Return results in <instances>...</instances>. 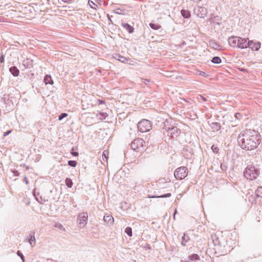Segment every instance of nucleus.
Returning a JSON list of instances; mask_svg holds the SVG:
<instances>
[{"instance_id": "a19ab883", "label": "nucleus", "mask_w": 262, "mask_h": 262, "mask_svg": "<svg viewBox=\"0 0 262 262\" xmlns=\"http://www.w3.org/2000/svg\"><path fill=\"white\" fill-rule=\"evenodd\" d=\"M168 122L167 121V120H166L164 123V126L163 127V129L167 130V128L169 127H167V125L168 124Z\"/></svg>"}, {"instance_id": "49530a36", "label": "nucleus", "mask_w": 262, "mask_h": 262, "mask_svg": "<svg viewBox=\"0 0 262 262\" xmlns=\"http://www.w3.org/2000/svg\"><path fill=\"white\" fill-rule=\"evenodd\" d=\"M11 132V130H8V131H7V132H5V133H4V137H6V136H8V135H9V134H10Z\"/></svg>"}, {"instance_id": "4be33fe9", "label": "nucleus", "mask_w": 262, "mask_h": 262, "mask_svg": "<svg viewBox=\"0 0 262 262\" xmlns=\"http://www.w3.org/2000/svg\"><path fill=\"white\" fill-rule=\"evenodd\" d=\"M211 62L215 64H219L221 63L222 60L220 57L215 56L211 59Z\"/></svg>"}, {"instance_id": "f8f14e48", "label": "nucleus", "mask_w": 262, "mask_h": 262, "mask_svg": "<svg viewBox=\"0 0 262 262\" xmlns=\"http://www.w3.org/2000/svg\"><path fill=\"white\" fill-rule=\"evenodd\" d=\"M23 66L27 69H31L33 67V60L27 58L23 62Z\"/></svg>"}, {"instance_id": "bb28decb", "label": "nucleus", "mask_w": 262, "mask_h": 262, "mask_svg": "<svg viewBox=\"0 0 262 262\" xmlns=\"http://www.w3.org/2000/svg\"><path fill=\"white\" fill-rule=\"evenodd\" d=\"M97 116L99 117L100 119L102 120L105 119V118L107 116V115L106 113H99Z\"/></svg>"}, {"instance_id": "a18cd8bd", "label": "nucleus", "mask_w": 262, "mask_h": 262, "mask_svg": "<svg viewBox=\"0 0 262 262\" xmlns=\"http://www.w3.org/2000/svg\"><path fill=\"white\" fill-rule=\"evenodd\" d=\"M231 122L232 123V126H236L237 125V123L236 121L231 120Z\"/></svg>"}, {"instance_id": "4468645a", "label": "nucleus", "mask_w": 262, "mask_h": 262, "mask_svg": "<svg viewBox=\"0 0 262 262\" xmlns=\"http://www.w3.org/2000/svg\"><path fill=\"white\" fill-rule=\"evenodd\" d=\"M122 26L129 33L134 32V28L133 27L129 25L128 23H122Z\"/></svg>"}, {"instance_id": "b1692460", "label": "nucleus", "mask_w": 262, "mask_h": 262, "mask_svg": "<svg viewBox=\"0 0 262 262\" xmlns=\"http://www.w3.org/2000/svg\"><path fill=\"white\" fill-rule=\"evenodd\" d=\"M189 259L191 260H199L200 256L197 254H192L189 256Z\"/></svg>"}, {"instance_id": "6ab92c4d", "label": "nucleus", "mask_w": 262, "mask_h": 262, "mask_svg": "<svg viewBox=\"0 0 262 262\" xmlns=\"http://www.w3.org/2000/svg\"><path fill=\"white\" fill-rule=\"evenodd\" d=\"M181 14L185 18H188L190 17V12L187 10L182 9L181 10Z\"/></svg>"}, {"instance_id": "f3484780", "label": "nucleus", "mask_w": 262, "mask_h": 262, "mask_svg": "<svg viewBox=\"0 0 262 262\" xmlns=\"http://www.w3.org/2000/svg\"><path fill=\"white\" fill-rule=\"evenodd\" d=\"M43 81L46 84L52 85L54 83L53 80L50 75H46L43 79Z\"/></svg>"}, {"instance_id": "aec40b11", "label": "nucleus", "mask_w": 262, "mask_h": 262, "mask_svg": "<svg viewBox=\"0 0 262 262\" xmlns=\"http://www.w3.org/2000/svg\"><path fill=\"white\" fill-rule=\"evenodd\" d=\"M182 241L181 242V244L184 246L186 245V243L189 242V241L190 240V238L187 234L184 233L182 237Z\"/></svg>"}, {"instance_id": "7ed1b4c3", "label": "nucleus", "mask_w": 262, "mask_h": 262, "mask_svg": "<svg viewBox=\"0 0 262 262\" xmlns=\"http://www.w3.org/2000/svg\"><path fill=\"white\" fill-rule=\"evenodd\" d=\"M229 45L233 48L237 47L243 49L245 38L232 36L228 38Z\"/></svg>"}, {"instance_id": "2f4dec72", "label": "nucleus", "mask_w": 262, "mask_h": 262, "mask_svg": "<svg viewBox=\"0 0 262 262\" xmlns=\"http://www.w3.org/2000/svg\"><path fill=\"white\" fill-rule=\"evenodd\" d=\"M196 73L198 74H199V75H201V76H203L205 77H208L209 76V74H206L205 72H204L203 71H199V70H198L197 71Z\"/></svg>"}, {"instance_id": "473e14b6", "label": "nucleus", "mask_w": 262, "mask_h": 262, "mask_svg": "<svg viewBox=\"0 0 262 262\" xmlns=\"http://www.w3.org/2000/svg\"><path fill=\"white\" fill-rule=\"evenodd\" d=\"M88 4L92 8L96 9L95 7H97V5L95 4L92 1L89 0Z\"/></svg>"}, {"instance_id": "ddd939ff", "label": "nucleus", "mask_w": 262, "mask_h": 262, "mask_svg": "<svg viewBox=\"0 0 262 262\" xmlns=\"http://www.w3.org/2000/svg\"><path fill=\"white\" fill-rule=\"evenodd\" d=\"M113 57L121 61V62H123V63H125L126 62H127L128 61V59L122 55H120V54H114L113 55Z\"/></svg>"}, {"instance_id": "f704fd0d", "label": "nucleus", "mask_w": 262, "mask_h": 262, "mask_svg": "<svg viewBox=\"0 0 262 262\" xmlns=\"http://www.w3.org/2000/svg\"><path fill=\"white\" fill-rule=\"evenodd\" d=\"M68 116V114L67 113H61L59 116H58V120H61L62 119H63L64 118Z\"/></svg>"}, {"instance_id": "7c9ffc66", "label": "nucleus", "mask_w": 262, "mask_h": 262, "mask_svg": "<svg viewBox=\"0 0 262 262\" xmlns=\"http://www.w3.org/2000/svg\"><path fill=\"white\" fill-rule=\"evenodd\" d=\"M17 255L19 256L22 260L23 262H25V256L23 254V253L21 252L20 251L18 250L16 253Z\"/></svg>"}, {"instance_id": "864d4df0", "label": "nucleus", "mask_w": 262, "mask_h": 262, "mask_svg": "<svg viewBox=\"0 0 262 262\" xmlns=\"http://www.w3.org/2000/svg\"><path fill=\"white\" fill-rule=\"evenodd\" d=\"M2 204L1 202H0V207L2 206Z\"/></svg>"}, {"instance_id": "dca6fc26", "label": "nucleus", "mask_w": 262, "mask_h": 262, "mask_svg": "<svg viewBox=\"0 0 262 262\" xmlns=\"http://www.w3.org/2000/svg\"><path fill=\"white\" fill-rule=\"evenodd\" d=\"M9 71L10 73L15 77L18 76L19 74V70L15 66L10 67Z\"/></svg>"}, {"instance_id": "5701e85b", "label": "nucleus", "mask_w": 262, "mask_h": 262, "mask_svg": "<svg viewBox=\"0 0 262 262\" xmlns=\"http://www.w3.org/2000/svg\"><path fill=\"white\" fill-rule=\"evenodd\" d=\"M65 183L69 188H71L73 184L72 179L69 178L65 180Z\"/></svg>"}, {"instance_id": "c03bdc74", "label": "nucleus", "mask_w": 262, "mask_h": 262, "mask_svg": "<svg viewBox=\"0 0 262 262\" xmlns=\"http://www.w3.org/2000/svg\"><path fill=\"white\" fill-rule=\"evenodd\" d=\"M13 173L14 174V176H18L19 174V172L16 170H14L13 171Z\"/></svg>"}, {"instance_id": "412c9836", "label": "nucleus", "mask_w": 262, "mask_h": 262, "mask_svg": "<svg viewBox=\"0 0 262 262\" xmlns=\"http://www.w3.org/2000/svg\"><path fill=\"white\" fill-rule=\"evenodd\" d=\"M255 194L257 197L262 198V186L258 187L255 191Z\"/></svg>"}, {"instance_id": "ea45409f", "label": "nucleus", "mask_w": 262, "mask_h": 262, "mask_svg": "<svg viewBox=\"0 0 262 262\" xmlns=\"http://www.w3.org/2000/svg\"><path fill=\"white\" fill-rule=\"evenodd\" d=\"M74 148H72V149H71V154L73 156H77L78 155V152H76V151H74Z\"/></svg>"}, {"instance_id": "2eb2a0df", "label": "nucleus", "mask_w": 262, "mask_h": 262, "mask_svg": "<svg viewBox=\"0 0 262 262\" xmlns=\"http://www.w3.org/2000/svg\"><path fill=\"white\" fill-rule=\"evenodd\" d=\"M29 238L28 242L32 247H34L35 245V238L34 236V232L31 231L29 234Z\"/></svg>"}, {"instance_id": "3c124183", "label": "nucleus", "mask_w": 262, "mask_h": 262, "mask_svg": "<svg viewBox=\"0 0 262 262\" xmlns=\"http://www.w3.org/2000/svg\"><path fill=\"white\" fill-rule=\"evenodd\" d=\"M57 227L60 229H61L63 228L61 224H59V226Z\"/></svg>"}, {"instance_id": "8fccbe9b", "label": "nucleus", "mask_w": 262, "mask_h": 262, "mask_svg": "<svg viewBox=\"0 0 262 262\" xmlns=\"http://www.w3.org/2000/svg\"><path fill=\"white\" fill-rule=\"evenodd\" d=\"M240 71H242V72H247V70H246V69H243V68H241V69H240Z\"/></svg>"}, {"instance_id": "5fc2aeb1", "label": "nucleus", "mask_w": 262, "mask_h": 262, "mask_svg": "<svg viewBox=\"0 0 262 262\" xmlns=\"http://www.w3.org/2000/svg\"><path fill=\"white\" fill-rule=\"evenodd\" d=\"M74 0H70L71 3H72Z\"/></svg>"}, {"instance_id": "c756f323", "label": "nucleus", "mask_w": 262, "mask_h": 262, "mask_svg": "<svg viewBox=\"0 0 262 262\" xmlns=\"http://www.w3.org/2000/svg\"><path fill=\"white\" fill-rule=\"evenodd\" d=\"M171 195V194L170 193H167L166 194L161 195L160 196H152L151 198H165L170 197Z\"/></svg>"}, {"instance_id": "c85d7f7f", "label": "nucleus", "mask_w": 262, "mask_h": 262, "mask_svg": "<svg viewBox=\"0 0 262 262\" xmlns=\"http://www.w3.org/2000/svg\"><path fill=\"white\" fill-rule=\"evenodd\" d=\"M68 165L72 167H75L77 165V162L74 160H70L68 162Z\"/></svg>"}, {"instance_id": "20e7f679", "label": "nucleus", "mask_w": 262, "mask_h": 262, "mask_svg": "<svg viewBox=\"0 0 262 262\" xmlns=\"http://www.w3.org/2000/svg\"><path fill=\"white\" fill-rule=\"evenodd\" d=\"M138 130L142 133L149 131L152 127L151 121L146 119H143L138 123Z\"/></svg>"}, {"instance_id": "9b49d317", "label": "nucleus", "mask_w": 262, "mask_h": 262, "mask_svg": "<svg viewBox=\"0 0 262 262\" xmlns=\"http://www.w3.org/2000/svg\"><path fill=\"white\" fill-rule=\"evenodd\" d=\"M208 123L213 132L218 131L221 128V126L220 123L219 122H210V121H209Z\"/></svg>"}, {"instance_id": "1a4fd4ad", "label": "nucleus", "mask_w": 262, "mask_h": 262, "mask_svg": "<svg viewBox=\"0 0 262 262\" xmlns=\"http://www.w3.org/2000/svg\"><path fill=\"white\" fill-rule=\"evenodd\" d=\"M88 217V214L86 212L81 213L78 215L77 222H78L80 227L83 228L86 225Z\"/></svg>"}, {"instance_id": "4c0bfd02", "label": "nucleus", "mask_w": 262, "mask_h": 262, "mask_svg": "<svg viewBox=\"0 0 262 262\" xmlns=\"http://www.w3.org/2000/svg\"><path fill=\"white\" fill-rule=\"evenodd\" d=\"M102 158L104 160V158L106 159V161H107V159L108 158V151L106 150H104L102 154Z\"/></svg>"}, {"instance_id": "423d86ee", "label": "nucleus", "mask_w": 262, "mask_h": 262, "mask_svg": "<svg viewBox=\"0 0 262 262\" xmlns=\"http://www.w3.org/2000/svg\"><path fill=\"white\" fill-rule=\"evenodd\" d=\"M261 43L259 41L254 42L253 40L247 41V39L245 38L244 43V49L249 48L250 49H259L260 48Z\"/></svg>"}, {"instance_id": "a878e982", "label": "nucleus", "mask_w": 262, "mask_h": 262, "mask_svg": "<svg viewBox=\"0 0 262 262\" xmlns=\"http://www.w3.org/2000/svg\"><path fill=\"white\" fill-rule=\"evenodd\" d=\"M149 26L151 29L156 30H158L161 27L159 25L154 23H150Z\"/></svg>"}, {"instance_id": "e433bc0d", "label": "nucleus", "mask_w": 262, "mask_h": 262, "mask_svg": "<svg viewBox=\"0 0 262 262\" xmlns=\"http://www.w3.org/2000/svg\"><path fill=\"white\" fill-rule=\"evenodd\" d=\"M211 149L212 150L213 152L216 154L219 152V148L217 146H214V145H213L211 146Z\"/></svg>"}, {"instance_id": "c9c22d12", "label": "nucleus", "mask_w": 262, "mask_h": 262, "mask_svg": "<svg viewBox=\"0 0 262 262\" xmlns=\"http://www.w3.org/2000/svg\"><path fill=\"white\" fill-rule=\"evenodd\" d=\"M234 118L237 120L238 121L240 120V119L242 118V115L239 113H236L234 114Z\"/></svg>"}, {"instance_id": "6e6552de", "label": "nucleus", "mask_w": 262, "mask_h": 262, "mask_svg": "<svg viewBox=\"0 0 262 262\" xmlns=\"http://www.w3.org/2000/svg\"><path fill=\"white\" fill-rule=\"evenodd\" d=\"M145 143L144 141L142 138H137L132 141L130 147L134 150H137L138 149L142 147Z\"/></svg>"}, {"instance_id": "72a5a7b5", "label": "nucleus", "mask_w": 262, "mask_h": 262, "mask_svg": "<svg viewBox=\"0 0 262 262\" xmlns=\"http://www.w3.org/2000/svg\"><path fill=\"white\" fill-rule=\"evenodd\" d=\"M198 100L201 102L202 101L206 102L207 101V99L202 95H200L198 97Z\"/></svg>"}, {"instance_id": "603ef678", "label": "nucleus", "mask_w": 262, "mask_h": 262, "mask_svg": "<svg viewBox=\"0 0 262 262\" xmlns=\"http://www.w3.org/2000/svg\"><path fill=\"white\" fill-rule=\"evenodd\" d=\"M25 180L26 184H28V181L26 177H25Z\"/></svg>"}, {"instance_id": "79ce46f5", "label": "nucleus", "mask_w": 262, "mask_h": 262, "mask_svg": "<svg viewBox=\"0 0 262 262\" xmlns=\"http://www.w3.org/2000/svg\"><path fill=\"white\" fill-rule=\"evenodd\" d=\"M0 62L1 63H3L4 62V55L3 53H2L1 54Z\"/></svg>"}, {"instance_id": "f257e3e1", "label": "nucleus", "mask_w": 262, "mask_h": 262, "mask_svg": "<svg viewBox=\"0 0 262 262\" xmlns=\"http://www.w3.org/2000/svg\"><path fill=\"white\" fill-rule=\"evenodd\" d=\"M237 141L242 149L252 150L258 147L261 142V138L257 132L254 130L246 129L239 134Z\"/></svg>"}, {"instance_id": "9d476101", "label": "nucleus", "mask_w": 262, "mask_h": 262, "mask_svg": "<svg viewBox=\"0 0 262 262\" xmlns=\"http://www.w3.org/2000/svg\"><path fill=\"white\" fill-rule=\"evenodd\" d=\"M167 132L170 134L171 137L177 138L180 134V130L177 127L172 126L167 128Z\"/></svg>"}, {"instance_id": "f03ea898", "label": "nucleus", "mask_w": 262, "mask_h": 262, "mask_svg": "<svg viewBox=\"0 0 262 262\" xmlns=\"http://www.w3.org/2000/svg\"><path fill=\"white\" fill-rule=\"evenodd\" d=\"M259 175V169L253 165L248 166L244 171L245 178L250 181L256 180Z\"/></svg>"}, {"instance_id": "393cba45", "label": "nucleus", "mask_w": 262, "mask_h": 262, "mask_svg": "<svg viewBox=\"0 0 262 262\" xmlns=\"http://www.w3.org/2000/svg\"><path fill=\"white\" fill-rule=\"evenodd\" d=\"M210 46L212 48V49H218V48L220 46L214 41H210Z\"/></svg>"}, {"instance_id": "0eeeda50", "label": "nucleus", "mask_w": 262, "mask_h": 262, "mask_svg": "<svg viewBox=\"0 0 262 262\" xmlns=\"http://www.w3.org/2000/svg\"><path fill=\"white\" fill-rule=\"evenodd\" d=\"M193 13L198 17L204 18L207 14V10L204 7L196 6L194 8Z\"/></svg>"}, {"instance_id": "a211bd4d", "label": "nucleus", "mask_w": 262, "mask_h": 262, "mask_svg": "<svg viewBox=\"0 0 262 262\" xmlns=\"http://www.w3.org/2000/svg\"><path fill=\"white\" fill-rule=\"evenodd\" d=\"M103 221L108 224H112L114 222V219L111 215H106L103 217Z\"/></svg>"}, {"instance_id": "39448f33", "label": "nucleus", "mask_w": 262, "mask_h": 262, "mask_svg": "<svg viewBox=\"0 0 262 262\" xmlns=\"http://www.w3.org/2000/svg\"><path fill=\"white\" fill-rule=\"evenodd\" d=\"M187 168L182 166L177 168L174 172V176L177 180H183L187 176Z\"/></svg>"}, {"instance_id": "cd10ccee", "label": "nucleus", "mask_w": 262, "mask_h": 262, "mask_svg": "<svg viewBox=\"0 0 262 262\" xmlns=\"http://www.w3.org/2000/svg\"><path fill=\"white\" fill-rule=\"evenodd\" d=\"M125 232L129 236H132V229L131 227H127L125 229Z\"/></svg>"}, {"instance_id": "09e8293b", "label": "nucleus", "mask_w": 262, "mask_h": 262, "mask_svg": "<svg viewBox=\"0 0 262 262\" xmlns=\"http://www.w3.org/2000/svg\"><path fill=\"white\" fill-rule=\"evenodd\" d=\"M63 2L71 3L70 0H62Z\"/></svg>"}, {"instance_id": "58836bf2", "label": "nucleus", "mask_w": 262, "mask_h": 262, "mask_svg": "<svg viewBox=\"0 0 262 262\" xmlns=\"http://www.w3.org/2000/svg\"><path fill=\"white\" fill-rule=\"evenodd\" d=\"M142 82L144 83L146 85L149 84V82H150L149 79H142Z\"/></svg>"}, {"instance_id": "37998d69", "label": "nucleus", "mask_w": 262, "mask_h": 262, "mask_svg": "<svg viewBox=\"0 0 262 262\" xmlns=\"http://www.w3.org/2000/svg\"><path fill=\"white\" fill-rule=\"evenodd\" d=\"M220 167H221V169H222V170H223V171H225L227 169V167L226 166L224 165L223 163H221Z\"/></svg>"}, {"instance_id": "de8ad7c7", "label": "nucleus", "mask_w": 262, "mask_h": 262, "mask_svg": "<svg viewBox=\"0 0 262 262\" xmlns=\"http://www.w3.org/2000/svg\"><path fill=\"white\" fill-rule=\"evenodd\" d=\"M98 101L99 104L105 103V101L102 100H98Z\"/></svg>"}]
</instances>
